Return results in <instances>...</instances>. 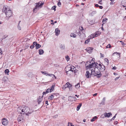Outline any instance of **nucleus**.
<instances>
[{
	"instance_id": "nucleus-11",
	"label": "nucleus",
	"mask_w": 126,
	"mask_h": 126,
	"mask_svg": "<svg viewBox=\"0 0 126 126\" xmlns=\"http://www.w3.org/2000/svg\"><path fill=\"white\" fill-rule=\"evenodd\" d=\"M85 75L87 78H89L91 77V74L88 71H87L86 72Z\"/></svg>"
},
{
	"instance_id": "nucleus-63",
	"label": "nucleus",
	"mask_w": 126,
	"mask_h": 126,
	"mask_svg": "<svg viewBox=\"0 0 126 126\" xmlns=\"http://www.w3.org/2000/svg\"><path fill=\"white\" fill-rule=\"evenodd\" d=\"M97 94V93H95V94H94V95H93V96H96Z\"/></svg>"
},
{
	"instance_id": "nucleus-18",
	"label": "nucleus",
	"mask_w": 126,
	"mask_h": 126,
	"mask_svg": "<svg viewBox=\"0 0 126 126\" xmlns=\"http://www.w3.org/2000/svg\"><path fill=\"white\" fill-rule=\"evenodd\" d=\"M55 87V85L53 84L52 86L50 87V88H49L50 89L49 92L51 93V92L53 91L54 90V88Z\"/></svg>"
},
{
	"instance_id": "nucleus-29",
	"label": "nucleus",
	"mask_w": 126,
	"mask_h": 126,
	"mask_svg": "<svg viewBox=\"0 0 126 126\" xmlns=\"http://www.w3.org/2000/svg\"><path fill=\"white\" fill-rule=\"evenodd\" d=\"M21 22V21H19V23H18V26H17V28H18V29L19 30H21V27H20V26L19 25V24H20V22Z\"/></svg>"
},
{
	"instance_id": "nucleus-1",
	"label": "nucleus",
	"mask_w": 126,
	"mask_h": 126,
	"mask_svg": "<svg viewBox=\"0 0 126 126\" xmlns=\"http://www.w3.org/2000/svg\"><path fill=\"white\" fill-rule=\"evenodd\" d=\"M2 11L5 13L7 17H9L12 16V13L9 7L6 5H4L3 7Z\"/></svg>"
},
{
	"instance_id": "nucleus-15",
	"label": "nucleus",
	"mask_w": 126,
	"mask_h": 126,
	"mask_svg": "<svg viewBox=\"0 0 126 126\" xmlns=\"http://www.w3.org/2000/svg\"><path fill=\"white\" fill-rule=\"evenodd\" d=\"M23 108V106L22 107L21 106H19V107L17 109V111L19 112H20V113H21V112H22V109Z\"/></svg>"
},
{
	"instance_id": "nucleus-52",
	"label": "nucleus",
	"mask_w": 126,
	"mask_h": 126,
	"mask_svg": "<svg viewBox=\"0 0 126 126\" xmlns=\"http://www.w3.org/2000/svg\"><path fill=\"white\" fill-rule=\"evenodd\" d=\"M8 36L7 35H4V37H3V39H5L6 38V37H7Z\"/></svg>"
},
{
	"instance_id": "nucleus-28",
	"label": "nucleus",
	"mask_w": 126,
	"mask_h": 126,
	"mask_svg": "<svg viewBox=\"0 0 126 126\" xmlns=\"http://www.w3.org/2000/svg\"><path fill=\"white\" fill-rule=\"evenodd\" d=\"M97 118V117L96 116H95L92 119H91V121L93 122L95 121V120Z\"/></svg>"
},
{
	"instance_id": "nucleus-50",
	"label": "nucleus",
	"mask_w": 126,
	"mask_h": 126,
	"mask_svg": "<svg viewBox=\"0 0 126 126\" xmlns=\"http://www.w3.org/2000/svg\"><path fill=\"white\" fill-rule=\"evenodd\" d=\"M44 74L45 75L47 76L48 75V74L47 73L46 71H45Z\"/></svg>"
},
{
	"instance_id": "nucleus-60",
	"label": "nucleus",
	"mask_w": 126,
	"mask_h": 126,
	"mask_svg": "<svg viewBox=\"0 0 126 126\" xmlns=\"http://www.w3.org/2000/svg\"><path fill=\"white\" fill-rule=\"evenodd\" d=\"M70 101H74V99H69Z\"/></svg>"
},
{
	"instance_id": "nucleus-10",
	"label": "nucleus",
	"mask_w": 126,
	"mask_h": 126,
	"mask_svg": "<svg viewBox=\"0 0 126 126\" xmlns=\"http://www.w3.org/2000/svg\"><path fill=\"white\" fill-rule=\"evenodd\" d=\"M71 69L70 70V71L74 72L75 73L77 72L76 71V68L74 66H71V67H70Z\"/></svg>"
},
{
	"instance_id": "nucleus-32",
	"label": "nucleus",
	"mask_w": 126,
	"mask_h": 126,
	"mask_svg": "<svg viewBox=\"0 0 126 126\" xmlns=\"http://www.w3.org/2000/svg\"><path fill=\"white\" fill-rule=\"evenodd\" d=\"M76 88H78L80 87V84L79 83H78L77 84L75 85Z\"/></svg>"
},
{
	"instance_id": "nucleus-53",
	"label": "nucleus",
	"mask_w": 126,
	"mask_h": 126,
	"mask_svg": "<svg viewBox=\"0 0 126 126\" xmlns=\"http://www.w3.org/2000/svg\"><path fill=\"white\" fill-rule=\"evenodd\" d=\"M102 0H101L98 3L100 4H102V3H101Z\"/></svg>"
},
{
	"instance_id": "nucleus-64",
	"label": "nucleus",
	"mask_w": 126,
	"mask_h": 126,
	"mask_svg": "<svg viewBox=\"0 0 126 126\" xmlns=\"http://www.w3.org/2000/svg\"><path fill=\"white\" fill-rule=\"evenodd\" d=\"M75 96H77V97H79V95H77L76 94L75 95Z\"/></svg>"
},
{
	"instance_id": "nucleus-62",
	"label": "nucleus",
	"mask_w": 126,
	"mask_h": 126,
	"mask_svg": "<svg viewBox=\"0 0 126 126\" xmlns=\"http://www.w3.org/2000/svg\"><path fill=\"white\" fill-rule=\"evenodd\" d=\"M101 117L102 118H104V116H103V115H102L101 116Z\"/></svg>"
},
{
	"instance_id": "nucleus-8",
	"label": "nucleus",
	"mask_w": 126,
	"mask_h": 126,
	"mask_svg": "<svg viewBox=\"0 0 126 126\" xmlns=\"http://www.w3.org/2000/svg\"><path fill=\"white\" fill-rule=\"evenodd\" d=\"M1 122L2 124L6 126L8 124V121L5 118L2 119L1 120Z\"/></svg>"
},
{
	"instance_id": "nucleus-48",
	"label": "nucleus",
	"mask_w": 126,
	"mask_h": 126,
	"mask_svg": "<svg viewBox=\"0 0 126 126\" xmlns=\"http://www.w3.org/2000/svg\"><path fill=\"white\" fill-rule=\"evenodd\" d=\"M105 61L107 63H108V62H109V60H108V59L107 58H105Z\"/></svg>"
},
{
	"instance_id": "nucleus-12",
	"label": "nucleus",
	"mask_w": 126,
	"mask_h": 126,
	"mask_svg": "<svg viewBox=\"0 0 126 126\" xmlns=\"http://www.w3.org/2000/svg\"><path fill=\"white\" fill-rule=\"evenodd\" d=\"M33 44L34 45H35L36 48V49L39 48L41 47V45L38 44L36 42H33Z\"/></svg>"
},
{
	"instance_id": "nucleus-39",
	"label": "nucleus",
	"mask_w": 126,
	"mask_h": 126,
	"mask_svg": "<svg viewBox=\"0 0 126 126\" xmlns=\"http://www.w3.org/2000/svg\"><path fill=\"white\" fill-rule=\"evenodd\" d=\"M35 45H34L33 44H33L32 45H31L30 47V48H31V49H32L33 48H34V46Z\"/></svg>"
},
{
	"instance_id": "nucleus-59",
	"label": "nucleus",
	"mask_w": 126,
	"mask_h": 126,
	"mask_svg": "<svg viewBox=\"0 0 126 126\" xmlns=\"http://www.w3.org/2000/svg\"><path fill=\"white\" fill-rule=\"evenodd\" d=\"M2 50L1 48L0 49V54H2Z\"/></svg>"
},
{
	"instance_id": "nucleus-4",
	"label": "nucleus",
	"mask_w": 126,
	"mask_h": 126,
	"mask_svg": "<svg viewBox=\"0 0 126 126\" xmlns=\"http://www.w3.org/2000/svg\"><path fill=\"white\" fill-rule=\"evenodd\" d=\"M23 114H25L26 115H28L29 114H30L32 112L31 111L29 107L27 106L24 105L23 106V108L22 109Z\"/></svg>"
},
{
	"instance_id": "nucleus-43",
	"label": "nucleus",
	"mask_w": 126,
	"mask_h": 126,
	"mask_svg": "<svg viewBox=\"0 0 126 126\" xmlns=\"http://www.w3.org/2000/svg\"><path fill=\"white\" fill-rule=\"evenodd\" d=\"M38 3L39 4V5L40 7L42 6L43 5V3H41V2H39Z\"/></svg>"
},
{
	"instance_id": "nucleus-30",
	"label": "nucleus",
	"mask_w": 126,
	"mask_h": 126,
	"mask_svg": "<svg viewBox=\"0 0 126 126\" xmlns=\"http://www.w3.org/2000/svg\"><path fill=\"white\" fill-rule=\"evenodd\" d=\"M9 72V70L8 69H6L4 71L5 73L8 75L9 74L8 73Z\"/></svg>"
},
{
	"instance_id": "nucleus-21",
	"label": "nucleus",
	"mask_w": 126,
	"mask_h": 126,
	"mask_svg": "<svg viewBox=\"0 0 126 126\" xmlns=\"http://www.w3.org/2000/svg\"><path fill=\"white\" fill-rule=\"evenodd\" d=\"M106 98L105 97H104L103 98L102 102L100 103V104H102L103 105H104L105 104V101Z\"/></svg>"
},
{
	"instance_id": "nucleus-47",
	"label": "nucleus",
	"mask_w": 126,
	"mask_h": 126,
	"mask_svg": "<svg viewBox=\"0 0 126 126\" xmlns=\"http://www.w3.org/2000/svg\"><path fill=\"white\" fill-rule=\"evenodd\" d=\"M100 54L101 57H104V55L103 54H102L101 53Z\"/></svg>"
},
{
	"instance_id": "nucleus-6",
	"label": "nucleus",
	"mask_w": 126,
	"mask_h": 126,
	"mask_svg": "<svg viewBox=\"0 0 126 126\" xmlns=\"http://www.w3.org/2000/svg\"><path fill=\"white\" fill-rule=\"evenodd\" d=\"M71 85L69 82H67L63 86L62 88L63 90H65L66 88H68L69 90H70L71 89Z\"/></svg>"
},
{
	"instance_id": "nucleus-26",
	"label": "nucleus",
	"mask_w": 126,
	"mask_h": 126,
	"mask_svg": "<svg viewBox=\"0 0 126 126\" xmlns=\"http://www.w3.org/2000/svg\"><path fill=\"white\" fill-rule=\"evenodd\" d=\"M60 47L61 49H64L65 48V47L64 45H61Z\"/></svg>"
},
{
	"instance_id": "nucleus-57",
	"label": "nucleus",
	"mask_w": 126,
	"mask_h": 126,
	"mask_svg": "<svg viewBox=\"0 0 126 126\" xmlns=\"http://www.w3.org/2000/svg\"><path fill=\"white\" fill-rule=\"evenodd\" d=\"M45 103L46 104H47V105H48V101L47 100L45 101Z\"/></svg>"
},
{
	"instance_id": "nucleus-45",
	"label": "nucleus",
	"mask_w": 126,
	"mask_h": 126,
	"mask_svg": "<svg viewBox=\"0 0 126 126\" xmlns=\"http://www.w3.org/2000/svg\"><path fill=\"white\" fill-rule=\"evenodd\" d=\"M50 89L49 88H48L47 89L46 91V93H48L49 92Z\"/></svg>"
},
{
	"instance_id": "nucleus-9",
	"label": "nucleus",
	"mask_w": 126,
	"mask_h": 126,
	"mask_svg": "<svg viewBox=\"0 0 126 126\" xmlns=\"http://www.w3.org/2000/svg\"><path fill=\"white\" fill-rule=\"evenodd\" d=\"M17 120L18 122L20 123L23 122V116L21 115H20L18 116Z\"/></svg>"
},
{
	"instance_id": "nucleus-55",
	"label": "nucleus",
	"mask_w": 126,
	"mask_h": 126,
	"mask_svg": "<svg viewBox=\"0 0 126 126\" xmlns=\"http://www.w3.org/2000/svg\"><path fill=\"white\" fill-rule=\"evenodd\" d=\"M119 78H120V77H117L115 79V80H116L117 79H119Z\"/></svg>"
},
{
	"instance_id": "nucleus-25",
	"label": "nucleus",
	"mask_w": 126,
	"mask_h": 126,
	"mask_svg": "<svg viewBox=\"0 0 126 126\" xmlns=\"http://www.w3.org/2000/svg\"><path fill=\"white\" fill-rule=\"evenodd\" d=\"M70 36L71 37L73 38H76V35L74 33H71L70 34Z\"/></svg>"
},
{
	"instance_id": "nucleus-14",
	"label": "nucleus",
	"mask_w": 126,
	"mask_h": 126,
	"mask_svg": "<svg viewBox=\"0 0 126 126\" xmlns=\"http://www.w3.org/2000/svg\"><path fill=\"white\" fill-rule=\"evenodd\" d=\"M60 30H59L58 28H56L55 29V35H58L60 34Z\"/></svg>"
},
{
	"instance_id": "nucleus-35",
	"label": "nucleus",
	"mask_w": 126,
	"mask_h": 126,
	"mask_svg": "<svg viewBox=\"0 0 126 126\" xmlns=\"http://www.w3.org/2000/svg\"><path fill=\"white\" fill-rule=\"evenodd\" d=\"M90 39L88 38V39L86 40L85 42V44H87L88 42L90 41Z\"/></svg>"
},
{
	"instance_id": "nucleus-46",
	"label": "nucleus",
	"mask_w": 126,
	"mask_h": 126,
	"mask_svg": "<svg viewBox=\"0 0 126 126\" xmlns=\"http://www.w3.org/2000/svg\"><path fill=\"white\" fill-rule=\"evenodd\" d=\"M120 42H121V44L122 45H125V44L124 43V42L122 41H120Z\"/></svg>"
},
{
	"instance_id": "nucleus-31",
	"label": "nucleus",
	"mask_w": 126,
	"mask_h": 126,
	"mask_svg": "<svg viewBox=\"0 0 126 126\" xmlns=\"http://www.w3.org/2000/svg\"><path fill=\"white\" fill-rule=\"evenodd\" d=\"M73 99L74 100H75L76 99V98L74 96H70L69 97V99Z\"/></svg>"
},
{
	"instance_id": "nucleus-42",
	"label": "nucleus",
	"mask_w": 126,
	"mask_h": 126,
	"mask_svg": "<svg viewBox=\"0 0 126 126\" xmlns=\"http://www.w3.org/2000/svg\"><path fill=\"white\" fill-rule=\"evenodd\" d=\"M74 125H72V124L71 123H69L68 125V126H73Z\"/></svg>"
},
{
	"instance_id": "nucleus-17",
	"label": "nucleus",
	"mask_w": 126,
	"mask_h": 126,
	"mask_svg": "<svg viewBox=\"0 0 126 126\" xmlns=\"http://www.w3.org/2000/svg\"><path fill=\"white\" fill-rule=\"evenodd\" d=\"M120 53H118L117 52H115L112 55V56H115V54H116V55L117 56H118L119 57H120Z\"/></svg>"
},
{
	"instance_id": "nucleus-51",
	"label": "nucleus",
	"mask_w": 126,
	"mask_h": 126,
	"mask_svg": "<svg viewBox=\"0 0 126 126\" xmlns=\"http://www.w3.org/2000/svg\"><path fill=\"white\" fill-rule=\"evenodd\" d=\"M116 66H114V67L112 68V69L113 70H116Z\"/></svg>"
},
{
	"instance_id": "nucleus-54",
	"label": "nucleus",
	"mask_w": 126,
	"mask_h": 126,
	"mask_svg": "<svg viewBox=\"0 0 126 126\" xmlns=\"http://www.w3.org/2000/svg\"><path fill=\"white\" fill-rule=\"evenodd\" d=\"M80 29V30H83V28L82 27V26H81V27H80V28H79Z\"/></svg>"
},
{
	"instance_id": "nucleus-49",
	"label": "nucleus",
	"mask_w": 126,
	"mask_h": 126,
	"mask_svg": "<svg viewBox=\"0 0 126 126\" xmlns=\"http://www.w3.org/2000/svg\"><path fill=\"white\" fill-rule=\"evenodd\" d=\"M95 6L96 7H98L99 6V5L97 4H95Z\"/></svg>"
},
{
	"instance_id": "nucleus-13",
	"label": "nucleus",
	"mask_w": 126,
	"mask_h": 126,
	"mask_svg": "<svg viewBox=\"0 0 126 126\" xmlns=\"http://www.w3.org/2000/svg\"><path fill=\"white\" fill-rule=\"evenodd\" d=\"M104 116L105 117H109L110 116L112 115V114L111 113L105 112L104 114Z\"/></svg>"
},
{
	"instance_id": "nucleus-41",
	"label": "nucleus",
	"mask_w": 126,
	"mask_h": 126,
	"mask_svg": "<svg viewBox=\"0 0 126 126\" xmlns=\"http://www.w3.org/2000/svg\"><path fill=\"white\" fill-rule=\"evenodd\" d=\"M48 75L49 76H51V77H52V76H53L55 77V75H54L52 74H48Z\"/></svg>"
},
{
	"instance_id": "nucleus-44",
	"label": "nucleus",
	"mask_w": 126,
	"mask_h": 126,
	"mask_svg": "<svg viewBox=\"0 0 126 126\" xmlns=\"http://www.w3.org/2000/svg\"><path fill=\"white\" fill-rule=\"evenodd\" d=\"M58 6H60L61 5V3L60 1H59L58 2Z\"/></svg>"
},
{
	"instance_id": "nucleus-37",
	"label": "nucleus",
	"mask_w": 126,
	"mask_h": 126,
	"mask_svg": "<svg viewBox=\"0 0 126 126\" xmlns=\"http://www.w3.org/2000/svg\"><path fill=\"white\" fill-rule=\"evenodd\" d=\"M40 6L39 5V4H38V3H36V5L35 6L36 8L37 9L39 7H40Z\"/></svg>"
},
{
	"instance_id": "nucleus-24",
	"label": "nucleus",
	"mask_w": 126,
	"mask_h": 126,
	"mask_svg": "<svg viewBox=\"0 0 126 126\" xmlns=\"http://www.w3.org/2000/svg\"><path fill=\"white\" fill-rule=\"evenodd\" d=\"M108 20V19L107 18H104L103 19L102 22L103 23V24H105L107 22Z\"/></svg>"
},
{
	"instance_id": "nucleus-16",
	"label": "nucleus",
	"mask_w": 126,
	"mask_h": 126,
	"mask_svg": "<svg viewBox=\"0 0 126 126\" xmlns=\"http://www.w3.org/2000/svg\"><path fill=\"white\" fill-rule=\"evenodd\" d=\"M37 101L38 104H39L42 100V98L41 96H39L37 99Z\"/></svg>"
},
{
	"instance_id": "nucleus-19",
	"label": "nucleus",
	"mask_w": 126,
	"mask_h": 126,
	"mask_svg": "<svg viewBox=\"0 0 126 126\" xmlns=\"http://www.w3.org/2000/svg\"><path fill=\"white\" fill-rule=\"evenodd\" d=\"M82 105V104L81 103H80L79 104V105L77 106V111H78L79 110V109H80V107Z\"/></svg>"
},
{
	"instance_id": "nucleus-33",
	"label": "nucleus",
	"mask_w": 126,
	"mask_h": 126,
	"mask_svg": "<svg viewBox=\"0 0 126 126\" xmlns=\"http://www.w3.org/2000/svg\"><path fill=\"white\" fill-rule=\"evenodd\" d=\"M94 37H97L98 35V32H96L94 34Z\"/></svg>"
},
{
	"instance_id": "nucleus-38",
	"label": "nucleus",
	"mask_w": 126,
	"mask_h": 126,
	"mask_svg": "<svg viewBox=\"0 0 126 126\" xmlns=\"http://www.w3.org/2000/svg\"><path fill=\"white\" fill-rule=\"evenodd\" d=\"M56 6H54L52 7L51 9L54 10V11H55L56 10Z\"/></svg>"
},
{
	"instance_id": "nucleus-61",
	"label": "nucleus",
	"mask_w": 126,
	"mask_h": 126,
	"mask_svg": "<svg viewBox=\"0 0 126 126\" xmlns=\"http://www.w3.org/2000/svg\"><path fill=\"white\" fill-rule=\"evenodd\" d=\"M37 9L36 8V7H35V8H34L33 9V11L34 12H35V10L36 9Z\"/></svg>"
},
{
	"instance_id": "nucleus-7",
	"label": "nucleus",
	"mask_w": 126,
	"mask_h": 126,
	"mask_svg": "<svg viewBox=\"0 0 126 126\" xmlns=\"http://www.w3.org/2000/svg\"><path fill=\"white\" fill-rule=\"evenodd\" d=\"M70 67L71 65L69 64L67 65L65 68V70L66 71V75L68 76L70 75V74L69 73V72L70 71Z\"/></svg>"
},
{
	"instance_id": "nucleus-58",
	"label": "nucleus",
	"mask_w": 126,
	"mask_h": 126,
	"mask_svg": "<svg viewBox=\"0 0 126 126\" xmlns=\"http://www.w3.org/2000/svg\"><path fill=\"white\" fill-rule=\"evenodd\" d=\"M99 8L100 9H102L103 8L102 6H99Z\"/></svg>"
},
{
	"instance_id": "nucleus-3",
	"label": "nucleus",
	"mask_w": 126,
	"mask_h": 126,
	"mask_svg": "<svg viewBox=\"0 0 126 126\" xmlns=\"http://www.w3.org/2000/svg\"><path fill=\"white\" fill-rule=\"evenodd\" d=\"M96 69L98 70V71H103L105 70V66L102 64H98L96 63H95L94 66Z\"/></svg>"
},
{
	"instance_id": "nucleus-22",
	"label": "nucleus",
	"mask_w": 126,
	"mask_h": 126,
	"mask_svg": "<svg viewBox=\"0 0 126 126\" xmlns=\"http://www.w3.org/2000/svg\"><path fill=\"white\" fill-rule=\"evenodd\" d=\"M54 98V96L53 94H51V95L49 96L48 98V100H51Z\"/></svg>"
},
{
	"instance_id": "nucleus-5",
	"label": "nucleus",
	"mask_w": 126,
	"mask_h": 126,
	"mask_svg": "<svg viewBox=\"0 0 126 126\" xmlns=\"http://www.w3.org/2000/svg\"><path fill=\"white\" fill-rule=\"evenodd\" d=\"M94 58H93L91 61H88L86 63V65L87 64V63L89 64L88 65L86 66V67L87 69H91L93 67H94V66L95 65V63L94 60Z\"/></svg>"
},
{
	"instance_id": "nucleus-40",
	"label": "nucleus",
	"mask_w": 126,
	"mask_h": 126,
	"mask_svg": "<svg viewBox=\"0 0 126 126\" xmlns=\"http://www.w3.org/2000/svg\"><path fill=\"white\" fill-rule=\"evenodd\" d=\"M117 114H115V116H114L111 119V121L112 120H114V119L116 117V115Z\"/></svg>"
},
{
	"instance_id": "nucleus-36",
	"label": "nucleus",
	"mask_w": 126,
	"mask_h": 126,
	"mask_svg": "<svg viewBox=\"0 0 126 126\" xmlns=\"http://www.w3.org/2000/svg\"><path fill=\"white\" fill-rule=\"evenodd\" d=\"M111 46L110 44H108L107 46V48H110L111 47Z\"/></svg>"
},
{
	"instance_id": "nucleus-27",
	"label": "nucleus",
	"mask_w": 126,
	"mask_h": 126,
	"mask_svg": "<svg viewBox=\"0 0 126 126\" xmlns=\"http://www.w3.org/2000/svg\"><path fill=\"white\" fill-rule=\"evenodd\" d=\"M96 12L95 11H94L92 12L90 14V15L92 16H94V14H96Z\"/></svg>"
},
{
	"instance_id": "nucleus-56",
	"label": "nucleus",
	"mask_w": 126,
	"mask_h": 126,
	"mask_svg": "<svg viewBox=\"0 0 126 126\" xmlns=\"http://www.w3.org/2000/svg\"><path fill=\"white\" fill-rule=\"evenodd\" d=\"M47 94V93H46V91L45 92H43V95H44V94Z\"/></svg>"
},
{
	"instance_id": "nucleus-20",
	"label": "nucleus",
	"mask_w": 126,
	"mask_h": 126,
	"mask_svg": "<svg viewBox=\"0 0 126 126\" xmlns=\"http://www.w3.org/2000/svg\"><path fill=\"white\" fill-rule=\"evenodd\" d=\"M44 52V50L42 49H40L39 51V53L40 55H42L43 54Z\"/></svg>"
},
{
	"instance_id": "nucleus-34",
	"label": "nucleus",
	"mask_w": 126,
	"mask_h": 126,
	"mask_svg": "<svg viewBox=\"0 0 126 126\" xmlns=\"http://www.w3.org/2000/svg\"><path fill=\"white\" fill-rule=\"evenodd\" d=\"M65 58L67 62L69 61L70 60L69 57L68 56H65Z\"/></svg>"
},
{
	"instance_id": "nucleus-2",
	"label": "nucleus",
	"mask_w": 126,
	"mask_h": 126,
	"mask_svg": "<svg viewBox=\"0 0 126 126\" xmlns=\"http://www.w3.org/2000/svg\"><path fill=\"white\" fill-rule=\"evenodd\" d=\"M91 68H92L91 69L92 74L94 76H96L98 78L101 76L100 72L99 71H97V69L94 66Z\"/></svg>"
},
{
	"instance_id": "nucleus-23",
	"label": "nucleus",
	"mask_w": 126,
	"mask_h": 126,
	"mask_svg": "<svg viewBox=\"0 0 126 126\" xmlns=\"http://www.w3.org/2000/svg\"><path fill=\"white\" fill-rule=\"evenodd\" d=\"M94 38V34H92L88 36V39L90 40V39H92Z\"/></svg>"
}]
</instances>
